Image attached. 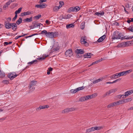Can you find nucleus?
<instances>
[{"mask_svg":"<svg viewBox=\"0 0 133 133\" xmlns=\"http://www.w3.org/2000/svg\"><path fill=\"white\" fill-rule=\"evenodd\" d=\"M123 36L122 33L119 31H116L113 33L112 39H121L122 36Z\"/></svg>","mask_w":133,"mask_h":133,"instance_id":"1","label":"nucleus"},{"mask_svg":"<svg viewBox=\"0 0 133 133\" xmlns=\"http://www.w3.org/2000/svg\"><path fill=\"white\" fill-rule=\"evenodd\" d=\"M86 41H87V37L84 36L81 38L80 42L82 44H84L85 46H87L89 45V43L87 42Z\"/></svg>","mask_w":133,"mask_h":133,"instance_id":"2","label":"nucleus"},{"mask_svg":"<svg viewBox=\"0 0 133 133\" xmlns=\"http://www.w3.org/2000/svg\"><path fill=\"white\" fill-rule=\"evenodd\" d=\"M15 72H13L12 73H10L8 75V77L11 80H12L14 78L16 77L18 75V74H14Z\"/></svg>","mask_w":133,"mask_h":133,"instance_id":"3","label":"nucleus"},{"mask_svg":"<svg viewBox=\"0 0 133 133\" xmlns=\"http://www.w3.org/2000/svg\"><path fill=\"white\" fill-rule=\"evenodd\" d=\"M133 93V90H130L127 91L125 92V94L124 95L123 97H122L123 98H125L127 97V96H128L132 94Z\"/></svg>","mask_w":133,"mask_h":133,"instance_id":"4","label":"nucleus"},{"mask_svg":"<svg viewBox=\"0 0 133 133\" xmlns=\"http://www.w3.org/2000/svg\"><path fill=\"white\" fill-rule=\"evenodd\" d=\"M65 55H66V57H70L72 55V53L71 50H71H68L66 51L65 52Z\"/></svg>","mask_w":133,"mask_h":133,"instance_id":"5","label":"nucleus"},{"mask_svg":"<svg viewBox=\"0 0 133 133\" xmlns=\"http://www.w3.org/2000/svg\"><path fill=\"white\" fill-rule=\"evenodd\" d=\"M49 106L48 105H45L43 106H40L39 107L37 108L36 109V111H39L42 109H45L46 108H48Z\"/></svg>","mask_w":133,"mask_h":133,"instance_id":"6","label":"nucleus"},{"mask_svg":"<svg viewBox=\"0 0 133 133\" xmlns=\"http://www.w3.org/2000/svg\"><path fill=\"white\" fill-rule=\"evenodd\" d=\"M12 23H11L7 21L4 22V25L5 28L7 29H9L11 28Z\"/></svg>","mask_w":133,"mask_h":133,"instance_id":"7","label":"nucleus"},{"mask_svg":"<svg viewBox=\"0 0 133 133\" xmlns=\"http://www.w3.org/2000/svg\"><path fill=\"white\" fill-rule=\"evenodd\" d=\"M56 32H55L54 33V32H48V35L47 37H49L51 38L54 37V35L56 34Z\"/></svg>","mask_w":133,"mask_h":133,"instance_id":"8","label":"nucleus"},{"mask_svg":"<svg viewBox=\"0 0 133 133\" xmlns=\"http://www.w3.org/2000/svg\"><path fill=\"white\" fill-rule=\"evenodd\" d=\"M47 6V5L45 3L42 4L40 5H36L35 6L37 8H40V9H42L46 8Z\"/></svg>","mask_w":133,"mask_h":133,"instance_id":"9","label":"nucleus"},{"mask_svg":"<svg viewBox=\"0 0 133 133\" xmlns=\"http://www.w3.org/2000/svg\"><path fill=\"white\" fill-rule=\"evenodd\" d=\"M88 98V97L87 96H85L81 97L79 98V101H78V102H82L88 100L89 99Z\"/></svg>","mask_w":133,"mask_h":133,"instance_id":"10","label":"nucleus"},{"mask_svg":"<svg viewBox=\"0 0 133 133\" xmlns=\"http://www.w3.org/2000/svg\"><path fill=\"white\" fill-rule=\"evenodd\" d=\"M14 30L15 31L17 29V25L15 23H12L11 28Z\"/></svg>","mask_w":133,"mask_h":133,"instance_id":"11","label":"nucleus"},{"mask_svg":"<svg viewBox=\"0 0 133 133\" xmlns=\"http://www.w3.org/2000/svg\"><path fill=\"white\" fill-rule=\"evenodd\" d=\"M75 52L76 54H83L84 53V51L82 49H77L75 50Z\"/></svg>","mask_w":133,"mask_h":133,"instance_id":"12","label":"nucleus"},{"mask_svg":"<svg viewBox=\"0 0 133 133\" xmlns=\"http://www.w3.org/2000/svg\"><path fill=\"white\" fill-rule=\"evenodd\" d=\"M38 61L37 60L35 59L30 62H29L28 63V66H30L31 65L36 64L37 63Z\"/></svg>","mask_w":133,"mask_h":133,"instance_id":"13","label":"nucleus"},{"mask_svg":"<svg viewBox=\"0 0 133 133\" xmlns=\"http://www.w3.org/2000/svg\"><path fill=\"white\" fill-rule=\"evenodd\" d=\"M117 90V89L116 88L115 89H111L109 90L108 91L109 95L110 94L115 93L116 91Z\"/></svg>","mask_w":133,"mask_h":133,"instance_id":"14","label":"nucleus"},{"mask_svg":"<svg viewBox=\"0 0 133 133\" xmlns=\"http://www.w3.org/2000/svg\"><path fill=\"white\" fill-rule=\"evenodd\" d=\"M106 37V35H104L99 38L97 40L98 42H101L103 41L105 39Z\"/></svg>","mask_w":133,"mask_h":133,"instance_id":"15","label":"nucleus"},{"mask_svg":"<svg viewBox=\"0 0 133 133\" xmlns=\"http://www.w3.org/2000/svg\"><path fill=\"white\" fill-rule=\"evenodd\" d=\"M97 95V93H94L91 95H88V98L89 99H90L96 97Z\"/></svg>","mask_w":133,"mask_h":133,"instance_id":"16","label":"nucleus"},{"mask_svg":"<svg viewBox=\"0 0 133 133\" xmlns=\"http://www.w3.org/2000/svg\"><path fill=\"white\" fill-rule=\"evenodd\" d=\"M93 55L90 53H88L85 54L84 55V57L85 58H90L91 56Z\"/></svg>","mask_w":133,"mask_h":133,"instance_id":"17","label":"nucleus"},{"mask_svg":"<svg viewBox=\"0 0 133 133\" xmlns=\"http://www.w3.org/2000/svg\"><path fill=\"white\" fill-rule=\"evenodd\" d=\"M129 36H125L124 37H121V40L123 39H131L133 38V36L132 37H129Z\"/></svg>","mask_w":133,"mask_h":133,"instance_id":"18","label":"nucleus"},{"mask_svg":"<svg viewBox=\"0 0 133 133\" xmlns=\"http://www.w3.org/2000/svg\"><path fill=\"white\" fill-rule=\"evenodd\" d=\"M37 82L36 81H33L30 83L29 85L30 87H33L35 86L37 83Z\"/></svg>","mask_w":133,"mask_h":133,"instance_id":"19","label":"nucleus"},{"mask_svg":"<svg viewBox=\"0 0 133 133\" xmlns=\"http://www.w3.org/2000/svg\"><path fill=\"white\" fill-rule=\"evenodd\" d=\"M72 8L73 12H77L80 10V8L78 6H73Z\"/></svg>","mask_w":133,"mask_h":133,"instance_id":"20","label":"nucleus"},{"mask_svg":"<svg viewBox=\"0 0 133 133\" xmlns=\"http://www.w3.org/2000/svg\"><path fill=\"white\" fill-rule=\"evenodd\" d=\"M118 75L117 74V73L115 74L112 76H110V78L112 79L113 78L114 79H116L118 77H119L118 76Z\"/></svg>","mask_w":133,"mask_h":133,"instance_id":"21","label":"nucleus"},{"mask_svg":"<svg viewBox=\"0 0 133 133\" xmlns=\"http://www.w3.org/2000/svg\"><path fill=\"white\" fill-rule=\"evenodd\" d=\"M74 24H73L72 23H70L68 24H67L66 27V28L69 29L71 27L73 28L74 27Z\"/></svg>","mask_w":133,"mask_h":133,"instance_id":"22","label":"nucleus"},{"mask_svg":"<svg viewBox=\"0 0 133 133\" xmlns=\"http://www.w3.org/2000/svg\"><path fill=\"white\" fill-rule=\"evenodd\" d=\"M22 18L20 17L19 18V19H18V20L16 21V24L17 25H18L22 22Z\"/></svg>","mask_w":133,"mask_h":133,"instance_id":"23","label":"nucleus"},{"mask_svg":"<svg viewBox=\"0 0 133 133\" xmlns=\"http://www.w3.org/2000/svg\"><path fill=\"white\" fill-rule=\"evenodd\" d=\"M41 24L42 25H43L41 23L39 24L37 22H35L34 24V26L35 28L38 27H39V28H40V25Z\"/></svg>","mask_w":133,"mask_h":133,"instance_id":"24","label":"nucleus"},{"mask_svg":"<svg viewBox=\"0 0 133 133\" xmlns=\"http://www.w3.org/2000/svg\"><path fill=\"white\" fill-rule=\"evenodd\" d=\"M5 74L3 71L0 70V77L3 78L5 76Z\"/></svg>","mask_w":133,"mask_h":133,"instance_id":"25","label":"nucleus"},{"mask_svg":"<svg viewBox=\"0 0 133 133\" xmlns=\"http://www.w3.org/2000/svg\"><path fill=\"white\" fill-rule=\"evenodd\" d=\"M104 14V12L103 11L102 12H96L95 13V15L98 16H101L103 15Z\"/></svg>","mask_w":133,"mask_h":133,"instance_id":"26","label":"nucleus"},{"mask_svg":"<svg viewBox=\"0 0 133 133\" xmlns=\"http://www.w3.org/2000/svg\"><path fill=\"white\" fill-rule=\"evenodd\" d=\"M102 58H101V59L98 60H97L95 62H94L92 63L91 64V65H93L95 64H96L98 63V62H100L101 61H102Z\"/></svg>","mask_w":133,"mask_h":133,"instance_id":"27","label":"nucleus"},{"mask_svg":"<svg viewBox=\"0 0 133 133\" xmlns=\"http://www.w3.org/2000/svg\"><path fill=\"white\" fill-rule=\"evenodd\" d=\"M125 101V99H123L121 100H119L118 101V103H119V105L121 104L126 103Z\"/></svg>","mask_w":133,"mask_h":133,"instance_id":"28","label":"nucleus"},{"mask_svg":"<svg viewBox=\"0 0 133 133\" xmlns=\"http://www.w3.org/2000/svg\"><path fill=\"white\" fill-rule=\"evenodd\" d=\"M10 1H8L6 2L5 4L3 6V8H5L8 7V6L10 5Z\"/></svg>","mask_w":133,"mask_h":133,"instance_id":"29","label":"nucleus"},{"mask_svg":"<svg viewBox=\"0 0 133 133\" xmlns=\"http://www.w3.org/2000/svg\"><path fill=\"white\" fill-rule=\"evenodd\" d=\"M33 13V11H28L26 12H25L24 15H25V16L29 15L31 14H32Z\"/></svg>","mask_w":133,"mask_h":133,"instance_id":"30","label":"nucleus"},{"mask_svg":"<svg viewBox=\"0 0 133 133\" xmlns=\"http://www.w3.org/2000/svg\"><path fill=\"white\" fill-rule=\"evenodd\" d=\"M48 32H47L46 30H44L41 31V33L40 34H45L47 37L48 35Z\"/></svg>","mask_w":133,"mask_h":133,"instance_id":"31","label":"nucleus"},{"mask_svg":"<svg viewBox=\"0 0 133 133\" xmlns=\"http://www.w3.org/2000/svg\"><path fill=\"white\" fill-rule=\"evenodd\" d=\"M93 131H94V127L89 128L87 130V132H91Z\"/></svg>","mask_w":133,"mask_h":133,"instance_id":"32","label":"nucleus"},{"mask_svg":"<svg viewBox=\"0 0 133 133\" xmlns=\"http://www.w3.org/2000/svg\"><path fill=\"white\" fill-rule=\"evenodd\" d=\"M117 74H118V76L119 77L120 76H125L124 71L117 73Z\"/></svg>","mask_w":133,"mask_h":133,"instance_id":"33","label":"nucleus"},{"mask_svg":"<svg viewBox=\"0 0 133 133\" xmlns=\"http://www.w3.org/2000/svg\"><path fill=\"white\" fill-rule=\"evenodd\" d=\"M132 71V70L131 69H130L128 70L124 71L125 75L126 76L127 74H129Z\"/></svg>","mask_w":133,"mask_h":133,"instance_id":"34","label":"nucleus"},{"mask_svg":"<svg viewBox=\"0 0 133 133\" xmlns=\"http://www.w3.org/2000/svg\"><path fill=\"white\" fill-rule=\"evenodd\" d=\"M69 112L68 108L65 109L62 111V113H66Z\"/></svg>","mask_w":133,"mask_h":133,"instance_id":"35","label":"nucleus"},{"mask_svg":"<svg viewBox=\"0 0 133 133\" xmlns=\"http://www.w3.org/2000/svg\"><path fill=\"white\" fill-rule=\"evenodd\" d=\"M26 22H30L32 21V17H31L30 18H27L26 19Z\"/></svg>","mask_w":133,"mask_h":133,"instance_id":"36","label":"nucleus"},{"mask_svg":"<svg viewBox=\"0 0 133 133\" xmlns=\"http://www.w3.org/2000/svg\"><path fill=\"white\" fill-rule=\"evenodd\" d=\"M29 87H30V90L29 91V93H30L34 90L35 89V88L34 87H30V86L29 85Z\"/></svg>","mask_w":133,"mask_h":133,"instance_id":"37","label":"nucleus"},{"mask_svg":"<svg viewBox=\"0 0 133 133\" xmlns=\"http://www.w3.org/2000/svg\"><path fill=\"white\" fill-rule=\"evenodd\" d=\"M41 17V15L40 14H39L37 16H36L34 17V18L37 20L39 19Z\"/></svg>","mask_w":133,"mask_h":133,"instance_id":"38","label":"nucleus"},{"mask_svg":"<svg viewBox=\"0 0 133 133\" xmlns=\"http://www.w3.org/2000/svg\"><path fill=\"white\" fill-rule=\"evenodd\" d=\"M101 128L102 127H94V130H98L101 129Z\"/></svg>","mask_w":133,"mask_h":133,"instance_id":"39","label":"nucleus"},{"mask_svg":"<svg viewBox=\"0 0 133 133\" xmlns=\"http://www.w3.org/2000/svg\"><path fill=\"white\" fill-rule=\"evenodd\" d=\"M127 29L131 32H133V25H131L130 26L129 28H127Z\"/></svg>","mask_w":133,"mask_h":133,"instance_id":"40","label":"nucleus"},{"mask_svg":"<svg viewBox=\"0 0 133 133\" xmlns=\"http://www.w3.org/2000/svg\"><path fill=\"white\" fill-rule=\"evenodd\" d=\"M22 9V8H19L16 11L15 13L17 14H18L19 13L21 12Z\"/></svg>","mask_w":133,"mask_h":133,"instance_id":"41","label":"nucleus"},{"mask_svg":"<svg viewBox=\"0 0 133 133\" xmlns=\"http://www.w3.org/2000/svg\"><path fill=\"white\" fill-rule=\"evenodd\" d=\"M85 88V87H83V86L79 87L78 88H77L76 89L77 90V91H79V90H82L84 89Z\"/></svg>","mask_w":133,"mask_h":133,"instance_id":"42","label":"nucleus"},{"mask_svg":"<svg viewBox=\"0 0 133 133\" xmlns=\"http://www.w3.org/2000/svg\"><path fill=\"white\" fill-rule=\"evenodd\" d=\"M59 6H55L53 8V11H57L59 9Z\"/></svg>","mask_w":133,"mask_h":133,"instance_id":"43","label":"nucleus"},{"mask_svg":"<svg viewBox=\"0 0 133 133\" xmlns=\"http://www.w3.org/2000/svg\"><path fill=\"white\" fill-rule=\"evenodd\" d=\"M125 99L126 103L128 102H129L131 101L132 100V98H126Z\"/></svg>","mask_w":133,"mask_h":133,"instance_id":"44","label":"nucleus"},{"mask_svg":"<svg viewBox=\"0 0 133 133\" xmlns=\"http://www.w3.org/2000/svg\"><path fill=\"white\" fill-rule=\"evenodd\" d=\"M59 49V46H58L57 45V47L55 46L54 48V50L55 51H57Z\"/></svg>","mask_w":133,"mask_h":133,"instance_id":"45","label":"nucleus"},{"mask_svg":"<svg viewBox=\"0 0 133 133\" xmlns=\"http://www.w3.org/2000/svg\"><path fill=\"white\" fill-rule=\"evenodd\" d=\"M77 89H71L70 90V92L72 94H74L76 93V92H77Z\"/></svg>","mask_w":133,"mask_h":133,"instance_id":"46","label":"nucleus"},{"mask_svg":"<svg viewBox=\"0 0 133 133\" xmlns=\"http://www.w3.org/2000/svg\"><path fill=\"white\" fill-rule=\"evenodd\" d=\"M131 22H133V18H130L129 19H128L127 21V22L129 23H130Z\"/></svg>","mask_w":133,"mask_h":133,"instance_id":"47","label":"nucleus"},{"mask_svg":"<svg viewBox=\"0 0 133 133\" xmlns=\"http://www.w3.org/2000/svg\"><path fill=\"white\" fill-rule=\"evenodd\" d=\"M124 95H117L116 96V97L119 99H121V97L122 98V97H123Z\"/></svg>","mask_w":133,"mask_h":133,"instance_id":"48","label":"nucleus"},{"mask_svg":"<svg viewBox=\"0 0 133 133\" xmlns=\"http://www.w3.org/2000/svg\"><path fill=\"white\" fill-rule=\"evenodd\" d=\"M71 11L73 12L72 7L69 8L68 10V12H70Z\"/></svg>","mask_w":133,"mask_h":133,"instance_id":"49","label":"nucleus"},{"mask_svg":"<svg viewBox=\"0 0 133 133\" xmlns=\"http://www.w3.org/2000/svg\"><path fill=\"white\" fill-rule=\"evenodd\" d=\"M3 83H4L5 84H7L9 83V81L8 80H5L3 81H2Z\"/></svg>","mask_w":133,"mask_h":133,"instance_id":"50","label":"nucleus"},{"mask_svg":"<svg viewBox=\"0 0 133 133\" xmlns=\"http://www.w3.org/2000/svg\"><path fill=\"white\" fill-rule=\"evenodd\" d=\"M68 109L69 112L73 111L75 110V108H68Z\"/></svg>","mask_w":133,"mask_h":133,"instance_id":"51","label":"nucleus"},{"mask_svg":"<svg viewBox=\"0 0 133 133\" xmlns=\"http://www.w3.org/2000/svg\"><path fill=\"white\" fill-rule=\"evenodd\" d=\"M76 57L77 58H80L82 57V55H80L79 54H76Z\"/></svg>","mask_w":133,"mask_h":133,"instance_id":"52","label":"nucleus"},{"mask_svg":"<svg viewBox=\"0 0 133 133\" xmlns=\"http://www.w3.org/2000/svg\"><path fill=\"white\" fill-rule=\"evenodd\" d=\"M118 101L117 102H115L113 103L114 106H115L116 105H119V103H118Z\"/></svg>","mask_w":133,"mask_h":133,"instance_id":"53","label":"nucleus"},{"mask_svg":"<svg viewBox=\"0 0 133 133\" xmlns=\"http://www.w3.org/2000/svg\"><path fill=\"white\" fill-rule=\"evenodd\" d=\"M71 16V15L68 14L64 18L65 19H69L70 18Z\"/></svg>","mask_w":133,"mask_h":133,"instance_id":"54","label":"nucleus"},{"mask_svg":"<svg viewBox=\"0 0 133 133\" xmlns=\"http://www.w3.org/2000/svg\"><path fill=\"white\" fill-rule=\"evenodd\" d=\"M114 107V105H113V104L112 103H111L110 104H109L108 106H107V108H110L112 107Z\"/></svg>","mask_w":133,"mask_h":133,"instance_id":"55","label":"nucleus"},{"mask_svg":"<svg viewBox=\"0 0 133 133\" xmlns=\"http://www.w3.org/2000/svg\"><path fill=\"white\" fill-rule=\"evenodd\" d=\"M98 81V79H97L94 81H93L92 82V83L93 84H95L96 83H97L98 82H99Z\"/></svg>","mask_w":133,"mask_h":133,"instance_id":"56","label":"nucleus"},{"mask_svg":"<svg viewBox=\"0 0 133 133\" xmlns=\"http://www.w3.org/2000/svg\"><path fill=\"white\" fill-rule=\"evenodd\" d=\"M108 94V92H107L103 95V98H104V97H105L109 95V94Z\"/></svg>","mask_w":133,"mask_h":133,"instance_id":"57","label":"nucleus"},{"mask_svg":"<svg viewBox=\"0 0 133 133\" xmlns=\"http://www.w3.org/2000/svg\"><path fill=\"white\" fill-rule=\"evenodd\" d=\"M120 79H116L113 82H112V83H115L118 81H120Z\"/></svg>","mask_w":133,"mask_h":133,"instance_id":"58","label":"nucleus"},{"mask_svg":"<svg viewBox=\"0 0 133 133\" xmlns=\"http://www.w3.org/2000/svg\"><path fill=\"white\" fill-rule=\"evenodd\" d=\"M49 56L48 55H47L46 54H43L42 56L43 57V58H45H45L47 57H49Z\"/></svg>","mask_w":133,"mask_h":133,"instance_id":"59","label":"nucleus"},{"mask_svg":"<svg viewBox=\"0 0 133 133\" xmlns=\"http://www.w3.org/2000/svg\"><path fill=\"white\" fill-rule=\"evenodd\" d=\"M60 6H60V5H61V7L62 6V5H63L64 4V3L63 2L60 1L59 2Z\"/></svg>","mask_w":133,"mask_h":133,"instance_id":"60","label":"nucleus"},{"mask_svg":"<svg viewBox=\"0 0 133 133\" xmlns=\"http://www.w3.org/2000/svg\"><path fill=\"white\" fill-rule=\"evenodd\" d=\"M45 23L48 25H49L50 23V22L48 20H46L45 21Z\"/></svg>","mask_w":133,"mask_h":133,"instance_id":"61","label":"nucleus"},{"mask_svg":"<svg viewBox=\"0 0 133 133\" xmlns=\"http://www.w3.org/2000/svg\"><path fill=\"white\" fill-rule=\"evenodd\" d=\"M11 20V17H8L7 18V22H10Z\"/></svg>","mask_w":133,"mask_h":133,"instance_id":"62","label":"nucleus"},{"mask_svg":"<svg viewBox=\"0 0 133 133\" xmlns=\"http://www.w3.org/2000/svg\"><path fill=\"white\" fill-rule=\"evenodd\" d=\"M81 28L82 29H83L85 27V26H84V25H81Z\"/></svg>","mask_w":133,"mask_h":133,"instance_id":"63","label":"nucleus"},{"mask_svg":"<svg viewBox=\"0 0 133 133\" xmlns=\"http://www.w3.org/2000/svg\"><path fill=\"white\" fill-rule=\"evenodd\" d=\"M103 77H101L100 78H99L98 79V81L99 82L101 81H102L103 79Z\"/></svg>","mask_w":133,"mask_h":133,"instance_id":"64","label":"nucleus"}]
</instances>
